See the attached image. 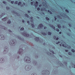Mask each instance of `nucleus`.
<instances>
[{"instance_id": "36", "label": "nucleus", "mask_w": 75, "mask_h": 75, "mask_svg": "<svg viewBox=\"0 0 75 75\" xmlns=\"http://www.w3.org/2000/svg\"><path fill=\"white\" fill-rule=\"evenodd\" d=\"M31 75H37V74L35 73H32Z\"/></svg>"}, {"instance_id": "16", "label": "nucleus", "mask_w": 75, "mask_h": 75, "mask_svg": "<svg viewBox=\"0 0 75 75\" xmlns=\"http://www.w3.org/2000/svg\"><path fill=\"white\" fill-rule=\"evenodd\" d=\"M56 62H57V64H58L59 65H61V64H62V63H61V62H60L59 61H57Z\"/></svg>"}, {"instance_id": "15", "label": "nucleus", "mask_w": 75, "mask_h": 75, "mask_svg": "<svg viewBox=\"0 0 75 75\" xmlns=\"http://www.w3.org/2000/svg\"><path fill=\"white\" fill-rule=\"evenodd\" d=\"M49 50L50 52H52V54H55V53L54 52V51L52 50H51L49 49Z\"/></svg>"}, {"instance_id": "23", "label": "nucleus", "mask_w": 75, "mask_h": 75, "mask_svg": "<svg viewBox=\"0 0 75 75\" xmlns=\"http://www.w3.org/2000/svg\"><path fill=\"white\" fill-rule=\"evenodd\" d=\"M63 64H64V65H65L66 66V67H67V64H68V63H67V62H63Z\"/></svg>"}, {"instance_id": "4", "label": "nucleus", "mask_w": 75, "mask_h": 75, "mask_svg": "<svg viewBox=\"0 0 75 75\" xmlns=\"http://www.w3.org/2000/svg\"><path fill=\"white\" fill-rule=\"evenodd\" d=\"M31 65H27L25 66V69L26 71H28L30 70V69H31Z\"/></svg>"}, {"instance_id": "27", "label": "nucleus", "mask_w": 75, "mask_h": 75, "mask_svg": "<svg viewBox=\"0 0 75 75\" xmlns=\"http://www.w3.org/2000/svg\"><path fill=\"white\" fill-rule=\"evenodd\" d=\"M10 19H9L7 23L8 24H10L11 22V21H10Z\"/></svg>"}, {"instance_id": "35", "label": "nucleus", "mask_w": 75, "mask_h": 75, "mask_svg": "<svg viewBox=\"0 0 75 75\" xmlns=\"http://www.w3.org/2000/svg\"><path fill=\"white\" fill-rule=\"evenodd\" d=\"M35 57L36 58H38V55L36 54L35 55Z\"/></svg>"}, {"instance_id": "54", "label": "nucleus", "mask_w": 75, "mask_h": 75, "mask_svg": "<svg viewBox=\"0 0 75 75\" xmlns=\"http://www.w3.org/2000/svg\"><path fill=\"white\" fill-rule=\"evenodd\" d=\"M30 21H31V22H33V19H31L30 20Z\"/></svg>"}, {"instance_id": "56", "label": "nucleus", "mask_w": 75, "mask_h": 75, "mask_svg": "<svg viewBox=\"0 0 75 75\" xmlns=\"http://www.w3.org/2000/svg\"><path fill=\"white\" fill-rule=\"evenodd\" d=\"M71 64L72 65H74L75 64H74V63H71Z\"/></svg>"}, {"instance_id": "6", "label": "nucleus", "mask_w": 75, "mask_h": 75, "mask_svg": "<svg viewBox=\"0 0 75 75\" xmlns=\"http://www.w3.org/2000/svg\"><path fill=\"white\" fill-rule=\"evenodd\" d=\"M22 34L25 37H29V34L27 33V32H25V33H23Z\"/></svg>"}, {"instance_id": "2", "label": "nucleus", "mask_w": 75, "mask_h": 75, "mask_svg": "<svg viewBox=\"0 0 75 75\" xmlns=\"http://www.w3.org/2000/svg\"><path fill=\"white\" fill-rule=\"evenodd\" d=\"M24 48H25V49L24 50L22 49H20L18 52V54L19 55H22V54H23L24 53V51L25 50V47Z\"/></svg>"}, {"instance_id": "29", "label": "nucleus", "mask_w": 75, "mask_h": 75, "mask_svg": "<svg viewBox=\"0 0 75 75\" xmlns=\"http://www.w3.org/2000/svg\"><path fill=\"white\" fill-rule=\"evenodd\" d=\"M24 30V28L23 27L21 28L20 29L21 31H23Z\"/></svg>"}, {"instance_id": "8", "label": "nucleus", "mask_w": 75, "mask_h": 75, "mask_svg": "<svg viewBox=\"0 0 75 75\" xmlns=\"http://www.w3.org/2000/svg\"><path fill=\"white\" fill-rule=\"evenodd\" d=\"M15 44H16V42H14V40H13L11 42H10V44L11 45H15Z\"/></svg>"}, {"instance_id": "38", "label": "nucleus", "mask_w": 75, "mask_h": 75, "mask_svg": "<svg viewBox=\"0 0 75 75\" xmlns=\"http://www.w3.org/2000/svg\"><path fill=\"white\" fill-rule=\"evenodd\" d=\"M68 54L69 55H72V53L69 52H68Z\"/></svg>"}, {"instance_id": "7", "label": "nucleus", "mask_w": 75, "mask_h": 75, "mask_svg": "<svg viewBox=\"0 0 75 75\" xmlns=\"http://www.w3.org/2000/svg\"><path fill=\"white\" fill-rule=\"evenodd\" d=\"M0 39H1V40H4V39H5L4 36L3 35H0Z\"/></svg>"}, {"instance_id": "51", "label": "nucleus", "mask_w": 75, "mask_h": 75, "mask_svg": "<svg viewBox=\"0 0 75 75\" xmlns=\"http://www.w3.org/2000/svg\"><path fill=\"white\" fill-rule=\"evenodd\" d=\"M50 14H52V12L50 11V12H49Z\"/></svg>"}, {"instance_id": "32", "label": "nucleus", "mask_w": 75, "mask_h": 75, "mask_svg": "<svg viewBox=\"0 0 75 75\" xmlns=\"http://www.w3.org/2000/svg\"><path fill=\"white\" fill-rule=\"evenodd\" d=\"M71 51L73 52H75V50L74 49H73L71 50Z\"/></svg>"}, {"instance_id": "30", "label": "nucleus", "mask_w": 75, "mask_h": 75, "mask_svg": "<svg viewBox=\"0 0 75 75\" xmlns=\"http://www.w3.org/2000/svg\"><path fill=\"white\" fill-rule=\"evenodd\" d=\"M21 2H19L18 4V6H20V5H21Z\"/></svg>"}, {"instance_id": "25", "label": "nucleus", "mask_w": 75, "mask_h": 75, "mask_svg": "<svg viewBox=\"0 0 75 75\" xmlns=\"http://www.w3.org/2000/svg\"><path fill=\"white\" fill-rule=\"evenodd\" d=\"M44 8V9H43ZM43 8H42L41 9V10L42 11H43L44 10H45V8L43 7Z\"/></svg>"}, {"instance_id": "60", "label": "nucleus", "mask_w": 75, "mask_h": 75, "mask_svg": "<svg viewBox=\"0 0 75 75\" xmlns=\"http://www.w3.org/2000/svg\"><path fill=\"white\" fill-rule=\"evenodd\" d=\"M30 18H31V19H33V17H30Z\"/></svg>"}, {"instance_id": "52", "label": "nucleus", "mask_w": 75, "mask_h": 75, "mask_svg": "<svg viewBox=\"0 0 75 75\" xmlns=\"http://www.w3.org/2000/svg\"><path fill=\"white\" fill-rule=\"evenodd\" d=\"M65 48H68V49H70V48H71V47H65Z\"/></svg>"}, {"instance_id": "42", "label": "nucleus", "mask_w": 75, "mask_h": 75, "mask_svg": "<svg viewBox=\"0 0 75 75\" xmlns=\"http://www.w3.org/2000/svg\"><path fill=\"white\" fill-rule=\"evenodd\" d=\"M37 10L38 11H39V10H40V8H39V7L38 8H37Z\"/></svg>"}, {"instance_id": "10", "label": "nucleus", "mask_w": 75, "mask_h": 75, "mask_svg": "<svg viewBox=\"0 0 75 75\" xmlns=\"http://www.w3.org/2000/svg\"><path fill=\"white\" fill-rule=\"evenodd\" d=\"M35 40L36 41H38L39 42H40L41 41V40H40V39H39V38L38 37H37L35 38Z\"/></svg>"}, {"instance_id": "18", "label": "nucleus", "mask_w": 75, "mask_h": 75, "mask_svg": "<svg viewBox=\"0 0 75 75\" xmlns=\"http://www.w3.org/2000/svg\"><path fill=\"white\" fill-rule=\"evenodd\" d=\"M41 34L43 35H46V33L44 32H41Z\"/></svg>"}, {"instance_id": "41", "label": "nucleus", "mask_w": 75, "mask_h": 75, "mask_svg": "<svg viewBox=\"0 0 75 75\" xmlns=\"http://www.w3.org/2000/svg\"><path fill=\"white\" fill-rule=\"evenodd\" d=\"M31 25L33 28H34V27H35V25H34L33 24Z\"/></svg>"}, {"instance_id": "46", "label": "nucleus", "mask_w": 75, "mask_h": 75, "mask_svg": "<svg viewBox=\"0 0 75 75\" xmlns=\"http://www.w3.org/2000/svg\"><path fill=\"white\" fill-rule=\"evenodd\" d=\"M42 4H45L46 6H47V4L45 3V2H43L42 3Z\"/></svg>"}, {"instance_id": "48", "label": "nucleus", "mask_w": 75, "mask_h": 75, "mask_svg": "<svg viewBox=\"0 0 75 75\" xmlns=\"http://www.w3.org/2000/svg\"><path fill=\"white\" fill-rule=\"evenodd\" d=\"M14 1H11V4H13L14 3Z\"/></svg>"}, {"instance_id": "40", "label": "nucleus", "mask_w": 75, "mask_h": 75, "mask_svg": "<svg viewBox=\"0 0 75 75\" xmlns=\"http://www.w3.org/2000/svg\"><path fill=\"white\" fill-rule=\"evenodd\" d=\"M6 9L7 10H9L10 9V8L8 6H7L6 7Z\"/></svg>"}, {"instance_id": "21", "label": "nucleus", "mask_w": 75, "mask_h": 75, "mask_svg": "<svg viewBox=\"0 0 75 75\" xmlns=\"http://www.w3.org/2000/svg\"><path fill=\"white\" fill-rule=\"evenodd\" d=\"M61 66L62 67V68H64L65 67V66L62 63H61V64H60Z\"/></svg>"}, {"instance_id": "34", "label": "nucleus", "mask_w": 75, "mask_h": 75, "mask_svg": "<svg viewBox=\"0 0 75 75\" xmlns=\"http://www.w3.org/2000/svg\"><path fill=\"white\" fill-rule=\"evenodd\" d=\"M46 19L47 20H50V18H48V17H46Z\"/></svg>"}, {"instance_id": "26", "label": "nucleus", "mask_w": 75, "mask_h": 75, "mask_svg": "<svg viewBox=\"0 0 75 75\" xmlns=\"http://www.w3.org/2000/svg\"><path fill=\"white\" fill-rule=\"evenodd\" d=\"M20 58V56H16V57H15L14 59H15L19 58Z\"/></svg>"}, {"instance_id": "9", "label": "nucleus", "mask_w": 75, "mask_h": 75, "mask_svg": "<svg viewBox=\"0 0 75 75\" xmlns=\"http://www.w3.org/2000/svg\"><path fill=\"white\" fill-rule=\"evenodd\" d=\"M33 64L35 66H37V64L38 63H37V62L36 61H33Z\"/></svg>"}, {"instance_id": "62", "label": "nucleus", "mask_w": 75, "mask_h": 75, "mask_svg": "<svg viewBox=\"0 0 75 75\" xmlns=\"http://www.w3.org/2000/svg\"><path fill=\"white\" fill-rule=\"evenodd\" d=\"M58 39H59V38H56V40H58Z\"/></svg>"}, {"instance_id": "1", "label": "nucleus", "mask_w": 75, "mask_h": 75, "mask_svg": "<svg viewBox=\"0 0 75 75\" xmlns=\"http://www.w3.org/2000/svg\"><path fill=\"white\" fill-rule=\"evenodd\" d=\"M24 61L27 63H30L31 62V59L28 57L26 56L24 58Z\"/></svg>"}, {"instance_id": "57", "label": "nucleus", "mask_w": 75, "mask_h": 75, "mask_svg": "<svg viewBox=\"0 0 75 75\" xmlns=\"http://www.w3.org/2000/svg\"><path fill=\"white\" fill-rule=\"evenodd\" d=\"M42 6V5L41 4H40L39 5V7H41Z\"/></svg>"}, {"instance_id": "22", "label": "nucleus", "mask_w": 75, "mask_h": 75, "mask_svg": "<svg viewBox=\"0 0 75 75\" xmlns=\"http://www.w3.org/2000/svg\"><path fill=\"white\" fill-rule=\"evenodd\" d=\"M39 25L40 27V28L42 27L43 26V25H42V24H40Z\"/></svg>"}, {"instance_id": "55", "label": "nucleus", "mask_w": 75, "mask_h": 75, "mask_svg": "<svg viewBox=\"0 0 75 75\" xmlns=\"http://www.w3.org/2000/svg\"><path fill=\"white\" fill-rule=\"evenodd\" d=\"M65 52H68V50H65Z\"/></svg>"}, {"instance_id": "50", "label": "nucleus", "mask_w": 75, "mask_h": 75, "mask_svg": "<svg viewBox=\"0 0 75 75\" xmlns=\"http://www.w3.org/2000/svg\"><path fill=\"white\" fill-rule=\"evenodd\" d=\"M30 4H31V5H33V2H31L30 3Z\"/></svg>"}, {"instance_id": "19", "label": "nucleus", "mask_w": 75, "mask_h": 75, "mask_svg": "<svg viewBox=\"0 0 75 75\" xmlns=\"http://www.w3.org/2000/svg\"><path fill=\"white\" fill-rule=\"evenodd\" d=\"M50 57H51L52 58H54V55L53 54H52V53H50Z\"/></svg>"}, {"instance_id": "24", "label": "nucleus", "mask_w": 75, "mask_h": 75, "mask_svg": "<svg viewBox=\"0 0 75 75\" xmlns=\"http://www.w3.org/2000/svg\"><path fill=\"white\" fill-rule=\"evenodd\" d=\"M57 27L59 28H61V25L58 24L57 25Z\"/></svg>"}, {"instance_id": "20", "label": "nucleus", "mask_w": 75, "mask_h": 75, "mask_svg": "<svg viewBox=\"0 0 75 75\" xmlns=\"http://www.w3.org/2000/svg\"><path fill=\"white\" fill-rule=\"evenodd\" d=\"M25 17H27V18H29L30 17V16H28L27 14H25Z\"/></svg>"}, {"instance_id": "33", "label": "nucleus", "mask_w": 75, "mask_h": 75, "mask_svg": "<svg viewBox=\"0 0 75 75\" xmlns=\"http://www.w3.org/2000/svg\"><path fill=\"white\" fill-rule=\"evenodd\" d=\"M48 35H51V33L50 32H48Z\"/></svg>"}, {"instance_id": "53", "label": "nucleus", "mask_w": 75, "mask_h": 75, "mask_svg": "<svg viewBox=\"0 0 75 75\" xmlns=\"http://www.w3.org/2000/svg\"><path fill=\"white\" fill-rule=\"evenodd\" d=\"M5 15V13H2V16H4V15Z\"/></svg>"}, {"instance_id": "45", "label": "nucleus", "mask_w": 75, "mask_h": 75, "mask_svg": "<svg viewBox=\"0 0 75 75\" xmlns=\"http://www.w3.org/2000/svg\"><path fill=\"white\" fill-rule=\"evenodd\" d=\"M60 43V42L59 41V42H56V44H59Z\"/></svg>"}, {"instance_id": "5", "label": "nucleus", "mask_w": 75, "mask_h": 75, "mask_svg": "<svg viewBox=\"0 0 75 75\" xmlns=\"http://www.w3.org/2000/svg\"><path fill=\"white\" fill-rule=\"evenodd\" d=\"M8 47H4V51L3 52L4 54H7V53L8 52Z\"/></svg>"}, {"instance_id": "64", "label": "nucleus", "mask_w": 75, "mask_h": 75, "mask_svg": "<svg viewBox=\"0 0 75 75\" xmlns=\"http://www.w3.org/2000/svg\"><path fill=\"white\" fill-rule=\"evenodd\" d=\"M57 17H58L59 18V17H60V16H59V15H57Z\"/></svg>"}, {"instance_id": "31", "label": "nucleus", "mask_w": 75, "mask_h": 75, "mask_svg": "<svg viewBox=\"0 0 75 75\" xmlns=\"http://www.w3.org/2000/svg\"><path fill=\"white\" fill-rule=\"evenodd\" d=\"M65 11L66 13H69V11L67 9H66L65 10Z\"/></svg>"}, {"instance_id": "43", "label": "nucleus", "mask_w": 75, "mask_h": 75, "mask_svg": "<svg viewBox=\"0 0 75 75\" xmlns=\"http://www.w3.org/2000/svg\"><path fill=\"white\" fill-rule=\"evenodd\" d=\"M3 3H4V4H6V2H5V1H3Z\"/></svg>"}, {"instance_id": "63", "label": "nucleus", "mask_w": 75, "mask_h": 75, "mask_svg": "<svg viewBox=\"0 0 75 75\" xmlns=\"http://www.w3.org/2000/svg\"><path fill=\"white\" fill-rule=\"evenodd\" d=\"M8 31H9V32H10L11 33L12 32V31L10 30H8Z\"/></svg>"}, {"instance_id": "58", "label": "nucleus", "mask_w": 75, "mask_h": 75, "mask_svg": "<svg viewBox=\"0 0 75 75\" xmlns=\"http://www.w3.org/2000/svg\"><path fill=\"white\" fill-rule=\"evenodd\" d=\"M27 23H28V24H30V21H27Z\"/></svg>"}, {"instance_id": "44", "label": "nucleus", "mask_w": 75, "mask_h": 75, "mask_svg": "<svg viewBox=\"0 0 75 75\" xmlns=\"http://www.w3.org/2000/svg\"><path fill=\"white\" fill-rule=\"evenodd\" d=\"M56 38L57 37H56V36H53V38H54V39H56Z\"/></svg>"}, {"instance_id": "12", "label": "nucleus", "mask_w": 75, "mask_h": 75, "mask_svg": "<svg viewBox=\"0 0 75 75\" xmlns=\"http://www.w3.org/2000/svg\"><path fill=\"white\" fill-rule=\"evenodd\" d=\"M0 28H1V29H3V30H6V29H7V28L2 25L0 26Z\"/></svg>"}, {"instance_id": "61", "label": "nucleus", "mask_w": 75, "mask_h": 75, "mask_svg": "<svg viewBox=\"0 0 75 75\" xmlns=\"http://www.w3.org/2000/svg\"><path fill=\"white\" fill-rule=\"evenodd\" d=\"M59 56H60V57H61V58H62V55H59Z\"/></svg>"}, {"instance_id": "11", "label": "nucleus", "mask_w": 75, "mask_h": 75, "mask_svg": "<svg viewBox=\"0 0 75 75\" xmlns=\"http://www.w3.org/2000/svg\"><path fill=\"white\" fill-rule=\"evenodd\" d=\"M4 62V59L3 58L0 59V63H3Z\"/></svg>"}, {"instance_id": "49", "label": "nucleus", "mask_w": 75, "mask_h": 75, "mask_svg": "<svg viewBox=\"0 0 75 75\" xmlns=\"http://www.w3.org/2000/svg\"><path fill=\"white\" fill-rule=\"evenodd\" d=\"M62 46L63 47H65V45H64V44H63L62 45Z\"/></svg>"}, {"instance_id": "13", "label": "nucleus", "mask_w": 75, "mask_h": 75, "mask_svg": "<svg viewBox=\"0 0 75 75\" xmlns=\"http://www.w3.org/2000/svg\"><path fill=\"white\" fill-rule=\"evenodd\" d=\"M50 26L51 27H52V28H53L54 30H55V27L53 26V25L51 24H50Z\"/></svg>"}, {"instance_id": "59", "label": "nucleus", "mask_w": 75, "mask_h": 75, "mask_svg": "<svg viewBox=\"0 0 75 75\" xmlns=\"http://www.w3.org/2000/svg\"><path fill=\"white\" fill-rule=\"evenodd\" d=\"M22 22L23 23H24V20H23Z\"/></svg>"}, {"instance_id": "47", "label": "nucleus", "mask_w": 75, "mask_h": 75, "mask_svg": "<svg viewBox=\"0 0 75 75\" xmlns=\"http://www.w3.org/2000/svg\"><path fill=\"white\" fill-rule=\"evenodd\" d=\"M68 25H69V27H71V24H70V23H69Z\"/></svg>"}, {"instance_id": "37", "label": "nucleus", "mask_w": 75, "mask_h": 75, "mask_svg": "<svg viewBox=\"0 0 75 75\" xmlns=\"http://www.w3.org/2000/svg\"><path fill=\"white\" fill-rule=\"evenodd\" d=\"M56 30L57 31H58V32L59 31V29H58V28L56 29Z\"/></svg>"}, {"instance_id": "28", "label": "nucleus", "mask_w": 75, "mask_h": 75, "mask_svg": "<svg viewBox=\"0 0 75 75\" xmlns=\"http://www.w3.org/2000/svg\"><path fill=\"white\" fill-rule=\"evenodd\" d=\"M47 55H51V53L50 52H47Z\"/></svg>"}, {"instance_id": "14", "label": "nucleus", "mask_w": 75, "mask_h": 75, "mask_svg": "<svg viewBox=\"0 0 75 75\" xmlns=\"http://www.w3.org/2000/svg\"><path fill=\"white\" fill-rule=\"evenodd\" d=\"M8 19V18H7L6 17L3 19H2V20L3 21H7V20Z\"/></svg>"}, {"instance_id": "39", "label": "nucleus", "mask_w": 75, "mask_h": 75, "mask_svg": "<svg viewBox=\"0 0 75 75\" xmlns=\"http://www.w3.org/2000/svg\"><path fill=\"white\" fill-rule=\"evenodd\" d=\"M18 3V1H16L15 2V4H17Z\"/></svg>"}, {"instance_id": "17", "label": "nucleus", "mask_w": 75, "mask_h": 75, "mask_svg": "<svg viewBox=\"0 0 75 75\" xmlns=\"http://www.w3.org/2000/svg\"><path fill=\"white\" fill-rule=\"evenodd\" d=\"M38 2L37 1H36V3L35 4V7H37L38 6Z\"/></svg>"}, {"instance_id": "3", "label": "nucleus", "mask_w": 75, "mask_h": 75, "mask_svg": "<svg viewBox=\"0 0 75 75\" xmlns=\"http://www.w3.org/2000/svg\"><path fill=\"white\" fill-rule=\"evenodd\" d=\"M50 71L47 70H43L42 71V74L43 75H49Z\"/></svg>"}]
</instances>
